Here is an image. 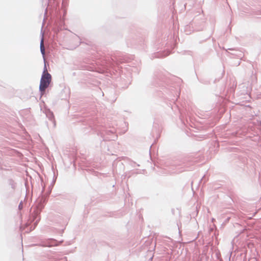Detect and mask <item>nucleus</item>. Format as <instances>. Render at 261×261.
<instances>
[{"label": "nucleus", "mask_w": 261, "mask_h": 261, "mask_svg": "<svg viewBox=\"0 0 261 261\" xmlns=\"http://www.w3.org/2000/svg\"><path fill=\"white\" fill-rule=\"evenodd\" d=\"M51 80V75L47 72V68L45 65L44 71L40 80L39 86L40 91L42 94L44 92L45 89L48 87Z\"/></svg>", "instance_id": "nucleus-1"}, {"label": "nucleus", "mask_w": 261, "mask_h": 261, "mask_svg": "<svg viewBox=\"0 0 261 261\" xmlns=\"http://www.w3.org/2000/svg\"><path fill=\"white\" fill-rule=\"evenodd\" d=\"M40 50L42 54L43 55H44L45 54V48L44 46V42H43V39L42 38L41 39V42H40Z\"/></svg>", "instance_id": "nucleus-2"}]
</instances>
